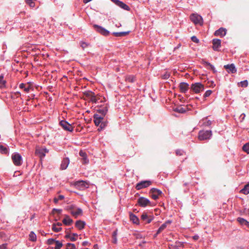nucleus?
I'll return each mask as SVG.
<instances>
[{
	"instance_id": "1",
	"label": "nucleus",
	"mask_w": 249,
	"mask_h": 249,
	"mask_svg": "<svg viewBox=\"0 0 249 249\" xmlns=\"http://www.w3.org/2000/svg\"><path fill=\"white\" fill-rule=\"evenodd\" d=\"M212 136L211 130H200L198 133V138L200 141H204L210 139Z\"/></svg>"
},
{
	"instance_id": "2",
	"label": "nucleus",
	"mask_w": 249,
	"mask_h": 249,
	"mask_svg": "<svg viewBox=\"0 0 249 249\" xmlns=\"http://www.w3.org/2000/svg\"><path fill=\"white\" fill-rule=\"evenodd\" d=\"M12 161L16 166H20L23 161L22 157L20 154L18 152H15L11 156Z\"/></svg>"
},
{
	"instance_id": "3",
	"label": "nucleus",
	"mask_w": 249,
	"mask_h": 249,
	"mask_svg": "<svg viewBox=\"0 0 249 249\" xmlns=\"http://www.w3.org/2000/svg\"><path fill=\"white\" fill-rule=\"evenodd\" d=\"M191 89L195 93H199L204 90V87L201 83H195L191 85Z\"/></svg>"
},
{
	"instance_id": "4",
	"label": "nucleus",
	"mask_w": 249,
	"mask_h": 249,
	"mask_svg": "<svg viewBox=\"0 0 249 249\" xmlns=\"http://www.w3.org/2000/svg\"><path fill=\"white\" fill-rule=\"evenodd\" d=\"M190 19L195 24L202 25L203 23L202 17L198 14H192L190 16Z\"/></svg>"
},
{
	"instance_id": "5",
	"label": "nucleus",
	"mask_w": 249,
	"mask_h": 249,
	"mask_svg": "<svg viewBox=\"0 0 249 249\" xmlns=\"http://www.w3.org/2000/svg\"><path fill=\"white\" fill-rule=\"evenodd\" d=\"M94 29L101 35L104 36H107L109 34V31L103 27L102 26L98 25L97 24H94L93 25Z\"/></svg>"
},
{
	"instance_id": "6",
	"label": "nucleus",
	"mask_w": 249,
	"mask_h": 249,
	"mask_svg": "<svg viewBox=\"0 0 249 249\" xmlns=\"http://www.w3.org/2000/svg\"><path fill=\"white\" fill-rule=\"evenodd\" d=\"M151 183L152 182L150 180H142L138 183L135 188L137 190H140L149 186Z\"/></svg>"
},
{
	"instance_id": "7",
	"label": "nucleus",
	"mask_w": 249,
	"mask_h": 249,
	"mask_svg": "<svg viewBox=\"0 0 249 249\" xmlns=\"http://www.w3.org/2000/svg\"><path fill=\"white\" fill-rule=\"evenodd\" d=\"M161 194V191L155 188H152L149 192L150 196L154 200L157 199L159 198V196Z\"/></svg>"
},
{
	"instance_id": "8",
	"label": "nucleus",
	"mask_w": 249,
	"mask_h": 249,
	"mask_svg": "<svg viewBox=\"0 0 249 249\" xmlns=\"http://www.w3.org/2000/svg\"><path fill=\"white\" fill-rule=\"evenodd\" d=\"M60 125L61 126V127L64 129L65 130L69 131V132H72L73 130V127L72 126V125L69 124L67 121L65 120H61L59 122Z\"/></svg>"
},
{
	"instance_id": "9",
	"label": "nucleus",
	"mask_w": 249,
	"mask_h": 249,
	"mask_svg": "<svg viewBox=\"0 0 249 249\" xmlns=\"http://www.w3.org/2000/svg\"><path fill=\"white\" fill-rule=\"evenodd\" d=\"M137 202L139 205L142 207H145L148 205H152L150 201L148 198L142 196L139 198Z\"/></svg>"
},
{
	"instance_id": "10",
	"label": "nucleus",
	"mask_w": 249,
	"mask_h": 249,
	"mask_svg": "<svg viewBox=\"0 0 249 249\" xmlns=\"http://www.w3.org/2000/svg\"><path fill=\"white\" fill-rule=\"evenodd\" d=\"M141 219L145 223L149 224L154 219V216L152 215H148V214L144 212L141 215Z\"/></svg>"
},
{
	"instance_id": "11",
	"label": "nucleus",
	"mask_w": 249,
	"mask_h": 249,
	"mask_svg": "<svg viewBox=\"0 0 249 249\" xmlns=\"http://www.w3.org/2000/svg\"><path fill=\"white\" fill-rule=\"evenodd\" d=\"M70 213L75 218H77L78 216L82 214L83 211L80 208H71L70 209Z\"/></svg>"
},
{
	"instance_id": "12",
	"label": "nucleus",
	"mask_w": 249,
	"mask_h": 249,
	"mask_svg": "<svg viewBox=\"0 0 249 249\" xmlns=\"http://www.w3.org/2000/svg\"><path fill=\"white\" fill-rule=\"evenodd\" d=\"M74 186L80 190H84L88 187V183L84 180H78L74 183Z\"/></svg>"
},
{
	"instance_id": "13",
	"label": "nucleus",
	"mask_w": 249,
	"mask_h": 249,
	"mask_svg": "<svg viewBox=\"0 0 249 249\" xmlns=\"http://www.w3.org/2000/svg\"><path fill=\"white\" fill-rule=\"evenodd\" d=\"M224 67L228 73H235L237 71L236 68L233 64L225 65Z\"/></svg>"
},
{
	"instance_id": "14",
	"label": "nucleus",
	"mask_w": 249,
	"mask_h": 249,
	"mask_svg": "<svg viewBox=\"0 0 249 249\" xmlns=\"http://www.w3.org/2000/svg\"><path fill=\"white\" fill-rule=\"evenodd\" d=\"M212 121L208 120L207 117L203 118L199 122V125L200 126H209L212 124Z\"/></svg>"
},
{
	"instance_id": "15",
	"label": "nucleus",
	"mask_w": 249,
	"mask_h": 249,
	"mask_svg": "<svg viewBox=\"0 0 249 249\" xmlns=\"http://www.w3.org/2000/svg\"><path fill=\"white\" fill-rule=\"evenodd\" d=\"M70 163V160L69 158L66 157L63 159L61 165H60V169L62 170H64L67 169L69 164Z\"/></svg>"
},
{
	"instance_id": "16",
	"label": "nucleus",
	"mask_w": 249,
	"mask_h": 249,
	"mask_svg": "<svg viewBox=\"0 0 249 249\" xmlns=\"http://www.w3.org/2000/svg\"><path fill=\"white\" fill-rule=\"evenodd\" d=\"M93 118L95 125L97 126H99L102 120H104V118L99 116V114H94Z\"/></svg>"
},
{
	"instance_id": "17",
	"label": "nucleus",
	"mask_w": 249,
	"mask_h": 249,
	"mask_svg": "<svg viewBox=\"0 0 249 249\" xmlns=\"http://www.w3.org/2000/svg\"><path fill=\"white\" fill-rule=\"evenodd\" d=\"M221 46V40L219 39H213V49L215 51H218Z\"/></svg>"
},
{
	"instance_id": "18",
	"label": "nucleus",
	"mask_w": 249,
	"mask_h": 249,
	"mask_svg": "<svg viewBox=\"0 0 249 249\" xmlns=\"http://www.w3.org/2000/svg\"><path fill=\"white\" fill-rule=\"evenodd\" d=\"M227 30L226 29L223 28H220L214 32V35L216 36H220V37H223L226 34Z\"/></svg>"
},
{
	"instance_id": "19",
	"label": "nucleus",
	"mask_w": 249,
	"mask_h": 249,
	"mask_svg": "<svg viewBox=\"0 0 249 249\" xmlns=\"http://www.w3.org/2000/svg\"><path fill=\"white\" fill-rule=\"evenodd\" d=\"M129 218L130 220L134 223L136 225H139L140 221L138 217L133 214L132 213H129Z\"/></svg>"
},
{
	"instance_id": "20",
	"label": "nucleus",
	"mask_w": 249,
	"mask_h": 249,
	"mask_svg": "<svg viewBox=\"0 0 249 249\" xmlns=\"http://www.w3.org/2000/svg\"><path fill=\"white\" fill-rule=\"evenodd\" d=\"M189 84L187 83L182 82L179 85V89L182 93H185L189 89Z\"/></svg>"
},
{
	"instance_id": "21",
	"label": "nucleus",
	"mask_w": 249,
	"mask_h": 249,
	"mask_svg": "<svg viewBox=\"0 0 249 249\" xmlns=\"http://www.w3.org/2000/svg\"><path fill=\"white\" fill-rule=\"evenodd\" d=\"M78 236V234L75 233H73L71 234H67L65 235L66 238H69L70 240L72 242L75 241L77 240V238Z\"/></svg>"
},
{
	"instance_id": "22",
	"label": "nucleus",
	"mask_w": 249,
	"mask_h": 249,
	"mask_svg": "<svg viewBox=\"0 0 249 249\" xmlns=\"http://www.w3.org/2000/svg\"><path fill=\"white\" fill-rule=\"evenodd\" d=\"M63 223L66 226L71 225L73 222V220L69 215H65V218L62 220Z\"/></svg>"
},
{
	"instance_id": "23",
	"label": "nucleus",
	"mask_w": 249,
	"mask_h": 249,
	"mask_svg": "<svg viewBox=\"0 0 249 249\" xmlns=\"http://www.w3.org/2000/svg\"><path fill=\"white\" fill-rule=\"evenodd\" d=\"M97 112V113L96 114H99V116L104 118L107 112V107H104L101 109H98Z\"/></svg>"
},
{
	"instance_id": "24",
	"label": "nucleus",
	"mask_w": 249,
	"mask_h": 249,
	"mask_svg": "<svg viewBox=\"0 0 249 249\" xmlns=\"http://www.w3.org/2000/svg\"><path fill=\"white\" fill-rule=\"evenodd\" d=\"M86 223L82 220H77L75 223V227L79 230H81L84 228Z\"/></svg>"
},
{
	"instance_id": "25",
	"label": "nucleus",
	"mask_w": 249,
	"mask_h": 249,
	"mask_svg": "<svg viewBox=\"0 0 249 249\" xmlns=\"http://www.w3.org/2000/svg\"><path fill=\"white\" fill-rule=\"evenodd\" d=\"M85 95L91 98V100L92 102H95L96 98L94 92L91 91H87L84 93Z\"/></svg>"
},
{
	"instance_id": "26",
	"label": "nucleus",
	"mask_w": 249,
	"mask_h": 249,
	"mask_svg": "<svg viewBox=\"0 0 249 249\" xmlns=\"http://www.w3.org/2000/svg\"><path fill=\"white\" fill-rule=\"evenodd\" d=\"M130 33V31L121 32H113L112 34L116 37H121L126 36Z\"/></svg>"
},
{
	"instance_id": "27",
	"label": "nucleus",
	"mask_w": 249,
	"mask_h": 249,
	"mask_svg": "<svg viewBox=\"0 0 249 249\" xmlns=\"http://www.w3.org/2000/svg\"><path fill=\"white\" fill-rule=\"evenodd\" d=\"M238 222L242 225L247 226L249 228V222L247 221L246 219L243 218L238 217L237 218Z\"/></svg>"
},
{
	"instance_id": "28",
	"label": "nucleus",
	"mask_w": 249,
	"mask_h": 249,
	"mask_svg": "<svg viewBox=\"0 0 249 249\" xmlns=\"http://www.w3.org/2000/svg\"><path fill=\"white\" fill-rule=\"evenodd\" d=\"M0 153L2 154H8L9 148L0 144Z\"/></svg>"
},
{
	"instance_id": "29",
	"label": "nucleus",
	"mask_w": 249,
	"mask_h": 249,
	"mask_svg": "<svg viewBox=\"0 0 249 249\" xmlns=\"http://www.w3.org/2000/svg\"><path fill=\"white\" fill-rule=\"evenodd\" d=\"M36 154L40 158H43L45 156V154L41 148H37L36 150Z\"/></svg>"
},
{
	"instance_id": "30",
	"label": "nucleus",
	"mask_w": 249,
	"mask_h": 249,
	"mask_svg": "<svg viewBox=\"0 0 249 249\" xmlns=\"http://www.w3.org/2000/svg\"><path fill=\"white\" fill-rule=\"evenodd\" d=\"M240 192L244 195L249 194V183L244 186V187L241 190Z\"/></svg>"
},
{
	"instance_id": "31",
	"label": "nucleus",
	"mask_w": 249,
	"mask_h": 249,
	"mask_svg": "<svg viewBox=\"0 0 249 249\" xmlns=\"http://www.w3.org/2000/svg\"><path fill=\"white\" fill-rule=\"evenodd\" d=\"M117 234H118V230L116 229L114 231H113L112 234V243L114 244H115L117 243Z\"/></svg>"
},
{
	"instance_id": "32",
	"label": "nucleus",
	"mask_w": 249,
	"mask_h": 249,
	"mask_svg": "<svg viewBox=\"0 0 249 249\" xmlns=\"http://www.w3.org/2000/svg\"><path fill=\"white\" fill-rule=\"evenodd\" d=\"M107 121H104V119L103 120H102L101 123H100L99 126V128H98V130L101 131L104 129L107 126Z\"/></svg>"
},
{
	"instance_id": "33",
	"label": "nucleus",
	"mask_w": 249,
	"mask_h": 249,
	"mask_svg": "<svg viewBox=\"0 0 249 249\" xmlns=\"http://www.w3.org/2000/svg\"><path fill=\"white\" fill-rule=\"evenodd\" d=\"M120 8L126 10V11H130V7L125 3H124V2L122 1L120 2V5L119 6Z\"/></svg>"
},
{
	"instance_id": "34",
	"label": "nucleus",
	"mask_w": 249,
	"mask_h": 249,
	"mask_svg": "<svg viewBox=\"0 0 249 249\" xmlns=\"http://www.w3.org/2000/svg\"><path fill=\"white\" fill-rule=\"evenodd\" d=\"M126 81L128 82L133 83L136 81V78L133 75H129L126 77Z\"/></svg>"
},
{
	"instance_id": "35",
	"label": "nucleus",
	"mask_w": 249,
	"mask_h": 249,
	"mask_svg": "<svg viewBox=\"0 0 249 249\" xmlns=\"http://www.w3.org/2000/svg\"><path fill=\"white\" fill-rule=\"evenodd\" d=\"M29 239L30 241L35 242L36 240V234L33 232L31 231L29 234Z\"/></svg>"
},
{
	"instance_id": "36",
	"label": "nucleus",
	"mask_w": 249,
	"mask_h": 249,
	"mask_svg": "<svg viewBox=\"0 0 249 249\" xmlns=\"http://www.w3.org/2000/svg\"><path fill=\"white\" fill-rule=\"evenodd\" d=\"M174 110L180 113H183L186 112V109L181 107H177L175 108Z\"/></svg>"
},
{
	"instance_id": "37",
	"label": "nucleus",
	"mask_w": 249,
	"mask_h": 249,
	"mask_svg": "<svg viewBox=\"0 0 249 249\" xmlns=\"http://www.w3.org/2000/svg\"><path fill=\"white\" fill-rule=\"evenodd\" d=\"M242 149L247 154H249V142L243 146Z\"/></svg>"
},
{
	"instance_id": "38",
	"label": "nucleus",
	"mask_w": 249,
	"mask_h": 249,
	"mask_svg": "<svg viewBox=\"0 0 249 249\" xmlns=\"http://www.w3.org/2000/svg\"><path fill=\"white\" fill-rule=\"evenodd\" d=\"M79 155L81 157L83 158L85 163H87L88 162L89 160H88V159L87 158V154L85 152H84L82 151H81L79 152Z\"/></svg>"
},
{
	"instance_id": "39",
	"label": "nucleus",
	"mask_w": 249,
	"mask_h": 249,
	"mask_svg": "<svg viewBox=\"0 0 249 249\" xmlns=\"http://www.w3.org/2000/svg\"><path fill=\"white\" fill-rule=\"evenodd\" d=\"M66 249H78L74 244L68 243L66 244Z\"/></svg>"
},
{
	"instance_id": "40",
	"label": "nucleus",
	"mask_w": 249,
	"mask_h": 249,
	"mask_svg": "<svg viewBox=\"0 0 249 249\" xmlns=\"http://www.w3.org/2000/svg\"><path fill=\"white\" fill-rule=\"evenodd\" d=\"M55 246L54 247V249H60V248L62 247L63 244L61 242L56 240L55 243Z\"/></svg>"
},
{
	"instance_id": "41",
	"label": "nucleus",
	"mask_w": 249,
	"mask_h": 249,
	"mask_svg": "<svg viewBox=\"0 0 249 249\" xmlns=\"http://www.w3.org/2000/svg\"><path fill=\"white\" fill-rule=\"evenodd\" d=\"M166 225L165 224H162L160 227L158 229L157 231V233L155 235V236H156L157 235H158V234H159L160 232H161L163 230H164L165 228H166Z\"/></svg>"
},
{
	"instance_id": "42",
	"label": "nucleus",
	"mask_w": 249,
	"mask_h": 249,
	"mask_svg": "<svg viewBox=\"0 0 249 249\" xmlns=\"http://www.w3.org/2000/svg\"><path fill=\"white\" fill-rule=\"evenodd\" d=\"M204 63L206 66H209L211 69L213 70L214 72H216L215 67L213 65L211 64L210 62L207 61H205Z\"/></svg>"
},
{
	"instance_id": "43",
	"label": "nucleus",
	"mask_w": 249,
	"mask_h": 249,
	"mask_svg": "<svg viewBox=\"0 0 249 249\" xmlns=\"http://www.w3.org/2000/svg\"><path fill=\"white\" fill-rule=\"evenodd\" d=\"M34 0H25L26 4H28L31 7L34 8L35 6V3Z\"/></svg>"
},
{
	"instance_id": "44",
	"label": "nucleus",
	"mask_w": 249,
	"mask_h": 249,
	"mask_svg": "<svg viewBox=\"0 0 249 249\" xmlns=\"http://www.w3.org/2000/svg\"><path fill=\"white\" fill-rule=\"evenodd\" d=\"M64 198V196L63 195H59L57 197H55L53 199V201L55 203H57L58 201L60 200H62Z\"/></svg>"
},
{
	"instance_id": "45",
	"label": "nucleus",
	"mask_w": 249,
	"mask_h": 249,
	"mask_svg": "<svg viewBox=\"0 0 249 249\" xmlns=\"http://www.w3.org/2000/svg\"><path fill=\"white\" fill-rule=\"evenodd\" d=\"M52 229L55 232H59L62 230V228L56 226V225H53Z\"/></svg>"
},
{
	"instance_id": "46",
	"label": "nucleus",
	"mask_w": 249,
	"mask_h": 249,
	"mask_svg": "<svg viewBox=\"0 0 249 249\" xmlns=\"http://www.w3.org/2000/svg\"><path fill=\"white\" fill-rule=\"evenodd\" d=\"M184 153V151L181 149H177L176 151V154L177 156H182Z\"/></svg>"
},
{
	"instance_id": "47",
	"label": "nucleus",
	"mask_w": 249,
	"mask_h": 249,
	"mask_svg": "<svg viewBox=\"0 0 249 249\" xmlns=\"http://www.w3.org/2000/svg\"><path fill=\"white\" fill-rule=\"evenodd\" d=\"M248 85V82L247 80L242 81L240 82L241 87H247Z\"/></svg>"
},
{
	"instance_id": "48",
	"label": "nucleus",
	"mask_w": 249,
	"mask_h": 249,
	"mask_svg": "<svg viewBox=\"0 0 249 249\" xmlns=\"http://www.w3.org/2000/svg\"><path fill=\"white\" fill-rule=\"evenodd\" d=\"M56 240L53 238H49L47 240V244L49 245H53L55 244Z\"/></svg>"
},
{
	"instance_id": "49",
	"label": "nucleus",
	"mask_w": 249,
	"mask_h": 249,
	"mask_svg": "<svg viewBox=\"0 0 249 249\" xmlns=\"http://www.w3.org/2000/svg\"><path fill=\"white\" fill-rule=\"evenodd\" d=\"M212 93V91L211 90H207L204 93L203 96L204 98H206L209 97L211 93Z\"/></svg>"
},
{
	"instance_id": "50",
	"label": "nucleus",
	"mask_w": 249,
	"mask_h": 249,
	"mask_svg": "<svg viewBox=\"0 0 249 249\" xmlns=\"http://www.w3.org/2000/svg\"><path fill=\"white\" fill-rule=\"evenodd\" d=\"M6 84V81L3 80V75H0V84H1L3 86H5Z\"/></svg>"
},
{
	"instance_id": "51",
	"label": "nucleus",
	"mask_w": 249,
	"mask_h": 249,
	"mask_svg": "<svg viewBox=\"0 0 249 249\" xmlns=\"http://www.w3.org/2000/svg\"><path fill=\"white\" fill-rule=\"evenodd\" d=\"M191 40L194 42H195V43H196L199 42V39L196 36H192L191 37Z\"/></svg>"
},
{
	"instance_id": "52",
	"label": "nucleus",
	"mask_w": 249,
	"mask_h": 249,
	"mask_svg": "<svg viewBox=\"0 0 249 249\" xmlns=\"http://www.w3.org/2000/svg\"><path fill=\"white\" fill-rule=\"evenodd\" d=\"M81 47L84 49L88 46V44L85 42H81Z\"/></svg>"
},
{
	"instance_id": "53",
	"label": "nucleus",
	"mask_w": 249,
	"mask_h": 249,
	"mask_svg": "<svg viewBox=\"0 0 249 249\" xmlns=\"http://www.w3.org/2000/svg\"><path fill=\"white\" fill-rule=\"evenodd\" d=\"M246 115L245 113H242L240 115L239 119L240 120V122H243V120L245 119Z\"/></svg>"
},
{
	"instance_id": "54",
	"label": "nucleus",
	"mask_w": 249,
	"mask_h": 249,
	"mask_svg": "<svg viewBox=\"0 0 249 249\" xmlns=\"http://www.w3.org/2000/svg\"><path fill=\"white\" fill-rule=\"evenodd\" d=\"M111 0V1H112L113 3H114L118 6H119L120 3L121 2V1H120L119 0Z\"/></svg>"
},
{
	"instance_id": "55",
	"label": "nucleus",
	"mask_w": 249,
	"mask_h": 249,
	"mask_svg": "<svg viewBox=\"0 0 249 249\" xmlns=\"http://www.w3.org/2000/svg\"><path fill=\"white\" fill-rule=\"evenodd\" d=\"M111 0V1H112L113 3H114L118 6H119L120 3L121 2V1H120L119 0Z\"/></svg>"
},
{
	"instance_id": "56",
	"label": "nucleus",
	"mask_w": 249,
	"mask_h": 249,
	"mask_svg": "<svg viewBox=\"0 0 249 249\" xmlns=\"http://www.w3.org/2000/svg\"><path fill=\"white\" fill-rule=\"evenodd\" d=\"M7 244L6 243L0 245V249H7Z\"/></svg>"
},
{
	"instance_id": "57",
	"label": "nucleus",
	"mask_w": 249,
	"mask_h": 249,
	"mask_svg": "<svg viewBox=\"0 0 249 249\" xmlns=\"http://www.w3.org/2000/svg\"><path fill=\"white\" fill-rule=\"evenodd\" d=\"M30 89H31V87L29 86H27V87H25L24 90L26 92L28 93V92H29Z\"/></svg>"
},
{
	"instance_id": "58",
	"label": "nucleus",
	"mask_w": 249,
	"mask_h": 249,
	"mask_svg": "<svg viewBox=\"0 0 249 249\" xmlns=\"http://www.w3.org/2000/svg\"><path fill=\"white\" fill-rule=\"evenodd\" d=\"M170 76V74L168 73H166L162 76V78L164 79H168Z\"/></svg>"
},
{
	"instance_id": "59",
	"label": "nucleus",
	"mask_w": 249,
	"mask_h": 249,
	"mask_svg": "<svg viewBox=\"0 0 249 249\" xmlns=\"http://www.w3.org/2000/svg\"><path fill=\"white\" fill-rule=\"evenodd\" d=\"M171 223H172V221L168 220L166 221L165 223H164L163 224H165L166 227H167V226L168 225H170Z\"/></svg>"
},
{
	"instance_id": "60",
	"label": "nucleus",
	"mask_w": 249,
	"mask_h": 249,
	"mask_svg": "<svg viewBox=\"0 0 249 249\" xmlns=\"http://www.w3.org/2000/svg\"><path fill=\"white\" fill-rule=\"evenodd\" d=\"M19 87L20 89H24V88L25 87V85L24 83H21L19 84Z\"/></svg>"
},
{
	"instance_id": "61",
	"label": "nucleus",
	"mask_w": 249,
	"mask_h": 249,
	"mask_svg": "<svg viewBox=\"0 0 249 249\" xmlns=\"http://www.w3.org/2000/svg\"><path fill=\"white\" fill-rule=\"evenodd\" d=\"M53 211H55V212H57L58 213H61V212H62V210L61 209H56V208H53Z\"/></svg>"
},
{
	"instance_id": "62",
	"label": "nucleus",
	"mask_w": 249,
	"mask_h": 249,
	"mask_svg": "<svg viewBox=\"0 0 249 249\" xmlns=\"http://www.w3.org/2000/svg\"><path fill=\"white\" fill-rule=\"evenodd\" d=\"M41 149L43 151V152H44V153H45V155H46V154L47 153L49 152V150L47 149L46 148H42Z\"/></svg>"
},
{
	"instance_id": "63",
	"label": "nucleus",
	"mask_w": 249,
	"mask_h": 249,
	"mask_svg": "<svg viewBox=\"0 0 249 249\" xmlns=\"http://www.w3.org/2000/svg\"><path fill=\"white\" fill-rule=\"evenodd\" d=\"M199 238V236L198 235H195L194 236H193V239L195 240H198Z\"/></svg>"
},
{
	"instance_id": "64",
	"label": "nucleus",
	"mask_w": 249,
	"mask_h": 249,
	"mask_svg": "<svg viewBox=\"0 0 249 249\" xmlns=\"http://www.w3.org/2000/svg\"><path fill=\"white\" fill-rule=\"evenodd\" d=\"M15 94L17 96V97H19V96H21L20 92L19 91H17L15 92Z\"/></svg>"
}]
</instances>
